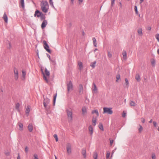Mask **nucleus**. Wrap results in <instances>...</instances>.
Listing matches in <instances>:
<instances>
[{
    "instance_id": "nucleus-7",
    "label": "nucleus",
    "mask_w": 159,
    "mask_h": 159,
    "mask_svg": "<svg viewBox=\"0 0 159 159\" xmlns=\"http://www.w3.org/2000/svg\"><path fill=\"white\" fill-rule=\"evenodd\" d=\"M67 152L68 155H70L72 152L71 150V145L69 143H68L66 144V147Z\"/></svg>"
},
{
    "instance_id": "nucleus-41",
    "label": "nucleus",
    "mask_w": 159,
    "mask_h": 159,
    "mask_svg": "<svg viewBox=\"0 0 159 159\" xmlns=\"http://www.w3.org/2000/svg\"><path fill=\"white\" fill-rule=\"evenodd\" d=\"M33 159H39L38 156L37 154H34L33 156Z\"/></svg>"
},
{
    "instance_id": "nucleus-5",
    "label": "nucleus",
    "mask_w": 159,
    "mask_h": 159,
    "mask_svg": "<svg viewBox=\"0 0 159 159\" xmlns=\"http://www.w3.org/2000/svg\"><path fill=\"white\" fill-rule=\"evenodd\" d=\"M103 114L107 113L108 114L111 115L113 113V112L111 108L105 107L103 108Z\"/></svg>"
},
{
    "instance_id": "nucleus-50",
    "label": "nucleus",
    "mask_w": 159,
    "mask_h": 159,
    "mask_svg": "<svg viewBox=\"0 0 159 159\" xmlns=\"http://www.w3.org/2000/svg\"><path fill=\"white\" fill-rule=\"evenodd\" d=\"M126 113H125L124 111L123 112V113L122 115V116L123 117H125L126 116Z\"/></svg>"
},
{
    "instance_id": "nucleus-57",
    "label": "nucleus",
    "mask_w": 159,
    "mask_h": 159,
    "mask_svg": "<svg viewBox=\"0 0 159 159\" xmlns=\"http://www.w3.org/2000/svg\"><path fill=\"white\" fill-rule=\"evenodd\" d=\"M119 6L120 7V8H122V3H121L120 2H119Z\"/></svg>"
},
{
    "instance_id": "nucleus-22",
    "label": "nucleus",
    "mask_w": 159,
    "mask_h": 159,
    "mask_svg": "<svg viewBox=\"0 0 159 159\" xmlns=\"http://www.w3.org/2000/svg\"><path fill=\"white\" fill-rule=\"evenodd\" d=\"M82 111L83 115H84L87 112V109L85 107L82 108Z\"/></svg>"
},
{
    "instance_id": "nucleus-47",
    "label": "nucleus",
    "mask_w": 159,
    "mask_h": 159,
    "mask_svg": "<svg viewBox=\"0 0 159 159\" xmlns=\"http://www.w3.org/2000/svg\"><path fill=\"white\" fill-rule=\"evenodd\" d=\"M115 0H111V6H113L114 3H115Z\"/></svg>"
},
{
    "instance_id": "nucleus-12",
    "label": "nucleus",
    "mask_w": 159,
    "mask_h": 159,
    "mask_svg": "<svg viewBox=\"0 0 159 159\" xmlns=\"http://www.w3.org/2000/svg\"><path fill=\"white\" fill-rule=\"evenodd\" d=\"M47 24V22L46 20H44L41 24V27L42 29H43L46 26Z\"/></svg>"
},
{
    "instance_id": "nucleus-45",
    "label": "nucleus",
    "mask_w": 159,
    "mask_h": 159,
    "mask_svg": "<svg viewBox=\"0 0 159 159\" xmlns=\"http://www.w3.org/2000/svg\"><path fill=\"white\" fill-rule=\"evenodd\" d=\"M116 79L117 80H116V81L117 82L118 80H119L120 79V75H118L116 76Z\"/></svg>"
},
{
    "instance_id": "nucleus-37",
    "label": "nucleus",
    "mask_w": 159,
    "mask_h": 159,
    "mask_svg": "<svg viewBox=\"0 0 159 159\" xmlns=\"http://www.w3.org/2000/svg\"><path fill=\"white\" fill-rule=\"evenodd\" d=\"M130 105L131 106L134 107L135 106V103L133 101H131L130 102Z\"/></svg>"
},
{
    "instance_id": "nucleus-18",
    "label": "nucleus",
    "mask_w": 159,
    "mask_h": 159,
    "mask_svg": "<svg viewBox=\"0 0 159 159\" xmlns=\"http://www.w3.org/2000/svg\"><path fill=\"white\" fill-rule=\"evenodd\" d=\"M81 153L84 157L85 158L86 157V149L84 148L83 149Z\"/></svg>"
},
{
    "instance_id": "nucleus-9",
    "label": "nucleus",
    "mask_w": 159,
    "mask_h": 159,
    "mask_svg": "<svg viewBox=\"0 0 159 159\" xmlns=\"http://www.w3.org/2000/svg\"><path fill=\"white\" fill-rule=\"evenodd\" d=\"M14 71L15 79L16 80H17L19 77L18 70L16 68H14Z\"/></svg>"
},
{
    "instance_id": "nucleus-21",
    "label": "nucleus",
    "mask_w": 159,
    "mask_h": 159,
    "mask_svg": "<svg viewBox=\"0 0 159 159\" xmlns=\"http://www.w3.org/2000/svg\"><path fill=\"white\" fill-rule=\"evenodd\" d=\"M93 44L94 47H97V44L96 42V40L95 38L93 37Z\"/></svg>"
},
{
    "instance_id": "nucleus-42",
    "label": "nucleus",
    "mask_w": 159,
    "mask_h": 159,
    "mask_svg": "<svg viewBox=\"0 0 159 159\" xmlns=\"http://www.w3.org/2000/svg\"><path fill=\"white\" fill-rule=\"evenodd\" d=\"M49 3L50 5L52 6L53 7H54L53 4V2L52 1V0H49Z\"/></svg>"
},
{
    "instance_id": "nucleus-56",
    "label": "nucleus",
    "mask_w": 159,
    "mask_h": 159,
    "mask_svg": "<svg viewBox=\"0 0 159 159\" xmlns=\"http://www.w3.org/2000/svg\"><path fill=\"white\" fill-rule=\"evenodd\" d=\"M146 29L149 30H150L151 29V28L150 26H148L147 27Z\"/></svg>"
},
{
    "instance_id": "nucleus-23",
    "label": "nucleus",
    "mask_w": 159,
    "mask_h": 159,
    "mask_svg": "<svg viewBox=\"0 0 159 159\" xmlns=\"http://www.w3.org/2000/svg\"><path fill=\"white\" fill-rule=\"evenodd\" d=\"M135 79L138 82H139L140 80V78L139 75V74H137L135 77Z\"/></svg>"
},
{
    "instance_id": "nucleus-63",
    "label": "nucleus",
    "mask_w": 159,
    "mask_h": 159,
    "mask_svg": "<svg viewBox=\"0 0 159 159\" xmlns=\"http://www.w3.org/2000/svg\"><path fill=\"white\" fill-rule=\"evenodd\" d=\"M17 159H20V156L19 155H18L17 157Z\"/></svg>"
},
{
    "instance_id": "nucleus-6",
    "label": "nucleus",
    "mask_w": 159,
    "mask_h": 159,
    "mask_svg": "<svg viewBox=\"0 0 159 159\" xmlns=\"http://www.w3.org/2000/svg\"><path fill=\"white\" fill-rule=\"evenodd\" d=\"M43 47L46 51L50 53H51V51L49 49V46L45 40L43 41Z\"/></svg>"
},
{
    "instance_id": "nucleus-3",
    "label": "nucleus",
    "mask_w": 159,
    "mask_h": 159,
    "mask_svg": "<svg viewBox=\"0 0 159 159\" xmlns=\"http://www.w3.org/2000/svg\"><path fill=\"white\" fill-rule=\"evenodd\" d=\"M69 122H71L72 120V112L71 109H67L66 110Z\"/></svg>"
},
{
    "instance_id": "nucleus-55",
    "label": "nucleus",
    "mask_w": 159,
    "mask_h": 159,
    "mask_svg": "<svg viewBox=\"0 0 159 159\" xmlns=\"http://www.w3.org/2000/svg\"><path fill=\"white\" fill-rule=\"evenodd\" d=\"M156 39L157 40L158 42H159V34H158V35L156 37Z\"/></svg>"
},
{
    "instance_id": "nucleus-28",
    "label": "nucleus",
    "mask_w": 159,
    "mask_h": 159,
    "mask_svg": "<svg viewBox=\"0 0 159 159\" xmlns=\"http://www.w3.org/2000/svg\"><path fill=\"white\" fill-rule=\"evenodd\" d=\"M79 67V69L81 70L83 68L82 63L81 62H79L78 63Z\"/></svg>"
},
{
    "instance_id": "nucleus-11",
    "label": "nucleus",
    "mask_w": 159,
    "mask_h": 159,
    "mask_svg": "<svg viewBox=\"0 0 159 159\" xmlns=\"http://www.w3.org/2000/svg\"><path fill=\"white\" fill-rule=\"evenodd\" d=\"M42 13L39 11L38 10H36L34 14V16L35 17L37 16L38 17H39L41 16Z\"/></svg>"
},
{
    "instance_id": "nucleus-43",
    "label": "nucleus",
    "mask_w": 159,
    "mask_h": 159,
    "mask_svg": "<svg viewBox=\"0 0 159 159\" xmlns=\"http://www.w3.org/2000/svg\"><path fill=\"white\" fill-rule=\"evenodd\" d=\"M151 64L153 66H155V60L153 59L151 61Z\"/></svg>"
},
{
    "instance_id": "nucleus-27",
    "label": "nucleus",
    "mask_w": 159,
    "mask_h": 159,
    "mask_svg": "<svg viewBox=\"0 0 159 159\" xmlns=\"http://www.w3.org/2000/svg\"><path fill=\"white\" fill-rule=\"evenodd\" d=\"M138 33L140 36H142L143 34L142 29L140 28L138 30Z\"/></svg>"
},
{
    "instance_id": "nucleus-40",
    "label": "nucleus",
    "mask_w": 159,
    "mask_h": 159,
    "mask_svg": "<svg viewBox=\"0 0 159 159\" xmlns=\"http://www.w3.org/2000/svg\"><path fill=\"white\" fill-rule=\"evenodd\" d=\"M22 76L23 78H25L26 75V72L24 70H22Z\"/></svg>"
},
{
    "instance_id": "nucleus-15",
    "label": "nucleus",
    "mask_w": 159,
    "mask_h": 159,
    "mask_svg": "<svg viewBox=\"0 0 159 159\" xmlns=\"http://www.w3.org/2000/svg\"><path fill=\"white\" fill-rule=\"evenodd\" d=\"M92 122L93 125L95 126L97 122V118L96 117H93L92 119Z\"/></svg>"
},
{
    "instance_id": "nucleus-61",
    "label": "nucleus",
    "mask_w": 159,
    "mask_h": 159,
    "mask_svg": "<svg viewBox=\"0 0 159 159\" xmlns=\"http://www.w3.org/2000/svg\"><path fill=\"white\" fill-rule=\"evenodd\" d=\"M5 154L7 156H8L9 155V153L8 152L5 153Z\"/></svg>"
},
{
    "instance_id": "nucleus-29",
    "label": "nucleus",
    "mask_w": 159,
    "mask_h": 159,
    "mask_svg": "<svg viewBox=\"0 0 159 159\" xmlns=\"http://www.w3.org/2000/svg\"><path fill=\"white\" fill-rule=\"evenodd\" d=\"M94 113L96 114L97 116H99L98 112V111L97 110H94L92 112V114H93Z\"/></svg>"
},
{
    "instance_id": "nucleus-35",
    "label": "nucleus",
    "mask_w": 159,
    "mask_h": 159,
    "mask_svg": "<svg viewBox=\"0 0 159 159\" xmlns=\"http://www.w3.org/2000/svg\"><path fill=\"white\" fill-rule=\"evenodd\" d=\"M57 95V93H56V94L54 96L53 102V105H55Z\"/></svg>"
},
{
    "instance_id": "nucleus-14",
    "label": "nucleus",
    "mask_w": 159,
    "mask_h": 159,
    "mask_svg": "<svg viewBox=\"0 0 159 159\" xmlns=\"http://www.w3.org/2000/svg\"><path fill=\"white\" fill-rule=\"evenodd\" d=\"M2 18L4 20L5 22L6 23H7L8 21V18L5 12L4 13Z\"/></svg>"
},
{
    "instance_id": "nucleus-51",
    "label": "nucleus",
    "mask_w": 159,
    "mask_h": 159,
    "mask_svg": "<svg viewBox=\"0 0 159 159\" xmlns=\"http://www.w3.org/2000/svg\"><path fill=\"white\" fill-rule=\"evenodd\" d=\"M114 140H110V145L111 146L113 143Z\"/></svg>"
},
{
    "instance_id": "nucleus-33",
    "label": "nucleus",
    "mask_w": 159,
    "mask_h": 159,
    "mask_svg": "<svg viewBox=\"0 0 159 159\" xmlns=\"http://www.w3.org/2000/svg\"><path fill=\"white\" fill-rule=\"evenodd\" d=\"M93 157L94 159H97L98 154L97 152H94Z\"/></svg>"
},
{
    "instance_id": "nucleus-19",
    "label": "nucleus",
    "mask_w": 159,
    "mask_h": 159,
    "mask_svg": "<svg viewBox=\"0 0 159 159\" xmlns=\"http://www.w3.org/2000/svg\"><path fill=\"white\" fill-rule=\"evenodd\" d=\"M92 90L95 93H96V91H97V86L94 83H93V87Z\"/></svg>"
},
{
    "instance_id": "nucleus-53",
    "label": "nucleus",
    "mask_w": 159,
    "mask_h": 159,
    "mask_svg": "<svg viewBox=\"0 0 159 159\" xmlns=\"http://www.w3.org/2000/svg\"><path fill=\"white\" fill-rule=\"evenodd\" d=\"M141 121L143 123H144L145 122V119L143 118H141Z\"/></svg>"
},
{
    "instance_id": "nucleus-36",
    "label": "nucleus",
    "mask_w": 159,
    "mask_h": 159,
    "mask_svg": "<svg viewBox=\"0 0 159 159\" xmlns=\"http://www.w3.org/2000/svg\"><path fill=\"white\" fill-rule=\"evenodd\" d=\"M50 61L52 63L53 65H56V61L54 60L50 59Z\"/></svg>"
},
{
    "instance_id": "nucleus-13",
    "label": "nucleus",
    "mask_w": 159,
    "mask_h": 159,
    "mask_svg": "<svg viewBox=\"0 0 159 159\" xmlns=\"http://www.w3.org/2000/svg\"><path fill=\"white\" fill-rule=\"evenodd\" d=\"M122 54L123 56V59L125 60H126L127 59V52L126 51L123 50L122 52Z\"/></svg>"
},
{
    "instance_id": "nucleus-16",
    "label": "nucleus",
    "mask_w": 159,
    "mask_h": 159,
    "mask_svg": "<svg viewBox=\"0 0 159 159\" xmlns=\"http://www.w3.org/2000/svg\"><path fill=\"white\" fill-rule=\"evenodd\" d=\"M125 83L124 84V87L125 88H128L129 86V81L127 78H125Z\"/></svg>"
},
{
    "instance_id": "nucleus-64",
    "label": "nucleus",
    "mask_w": 159,
    "mask_h": 159,
    "mask_svg": "<svg viewBox=\"0 0 159 159\" xmlns=\"http://www.w3.org/2000/svg\"><path fill=\"white\" fill-rule=\"evenodd\" d=\"M157 52L159 54V49H158L157 50Z\"/></svg>"
},
{
    "instance_id": "nucleus-26",
    "label": "nucleus",
    "mask_w": 159,
    "mask_h": 159,
    "mask_svg": "<svg viewBox=\"0 0 159 159\" xmlns=\"http://www.w3.org/2000/svg\"><path fill=\"white\" fill-rule=\"evenodd\" d=\"M18 124L20 128V130H22L23 129V124L20 122L18 123Z\"/></svg>"
},
{
    "instance_id": "nucleus-54",
    "label": "nucleus",
    "mask_w": 159,
    "mask_h": 159,
    "mask_svg": "<svg viewBox=\"0 0 159 159\" xmlns=\"http://www.w3.org/2000/svg\"><path fill=\"white\" fill-rule=\"evenodd\" d=\"M153 124L154 126V127H156V126L157 125V122H156L153 121Z\"/></svg>"
},
{
    "instance_id": "nucleus-10",
    "label": "nucleus",
    "mask_w": 159,
    "mask_h": 159,
    "mask_svg": "<svg viewBox=\"0 0 159 159\" xmlns=\"http://www.w3.org/2000/svg\"><path fill=\"white\" fill-rule=\"evenodd\" d=\"M83 92V85L81 84L79 85V93L80 94H82Z\"/></svg>"
},
{
    "instance_id": "nucleus-17",
    "label": "nucleus",
    "mask_w": 159,
    "mask_h": 159,
    "mask_svg": "<svg viewBox=\"0 0 159 159\" xmlns=\"http://www.w3.org/2000/svg\"><path fill=\"white\" fill-rule=\"evenodd\" d=\"M28 129L29 132H31L32 131L33 129V127L31 124H30L28 126Z\"/></svg>"
},
{
    "instance_id": "nucleus-59",
    "label": "nucleus",
    "mask_w": 159,
    "mask_h": 159,
    "mask_svg": "<svg viewBox=\"0 0 159 159\" xmlns=\"http://www.w3.org/2000/svg\"><path fill=\"white\" fill-rule=\"evenodd\" d=\"M28 148L27 147H26L25 148V152H28Z\"/></svg>"
},
{
    "instance_id": "nucleus-30",
    "label": "nucleus",
    "mask_w": 159,
    "mask_h": 159,
    "mask_svg": "<svg viewBox=\"0 0 159 159\" xmlns=\"http://www.w3.org/2000/svg\"><path fill=\"white\" fill-rule=\"evenodd\" d=\"M20 4H21V5L22 7L23 8H24L25 7L24 0H20Z\"/></svg>"
},
{
    "instance_id": "nucleus-34",
    "label": "nucleus",
    "mask_w": 159,
    "mask_h": 159,
    "mask_svg": "<svg viewBox=\"0 0 159 159\" xmlns=\"http://www.w3.org/2000/svg\"><path fill=\"white\" fill-rule=\"evenodd\" d=\"M40 17V19L41 20H44L45 18V16L42 13Z\"/></svg>"
},
{
    "instance_id": "nucleus-62",
    "label": "nucleus",
    "mask_w": 159,
    "mask_h": 159,
    "mask_svg": "<svg viewBox=\"0 0 159 159\" xmlns=\"http://www.w3.org/2000/svg\"><path fill=\"white\" fill-rule=\"evenodd\" d=\"M49 109H49H48V110H46L49 113L50 112V111Z\"/></svg>"
},
{
    "instance_id": "nucleus-52",
    "label": "nucleus",
    "mask_w": 159,
    "mask_h": 159,
    "mask_svg": "<svg viewBox=\"0 0 159 159\" xmlns=\"http://www.w3.org/2000/svg\"><path fill=\"white\" fill-rule=\"evenodd\" d=\"M11 43L10 42H9V46L8 47V48L9 49H11Z\"/></svg>"
},
{
    "instance_id": "nucleus-2",
    "label": "nucleus",
    "mask_w": 159,
    "mask_h": 159,
    "mask_svg": "<svg viewBox=\"0 0 159 159\" xmlns=\"http://www.w3.org/2000/svg\"><path fill=\"white\" fill-rule=\"evenodd\" d=\"M41 70L42 72V73L43 75V78L44 80L46 81V82L47 83L49 84V81L48 79V77H46V76H45V75L47 77H49L50 75L49 71L47 70V69L46 68H45V74L43 72L42 69H41Z\"/></svg>"
},
{
    "instance_id": "nucleus-38",
    "label": "nucleus",
    "mask_w": 159,
    "mask_h": 159,
    "mask_svg": "<svg viewBox=\"0 0 159 159\" xmlns=\"http://www.w3.org/2000/svg\"><path fill=\"white\" fill-rule=\"evenodd\" d=\"M110 155V152L109 151H107V154L106 155V157L107 159H108L109 158V157Z\"/></svg>"
},
{
    "instance_id": "nucleus-31",
    "label": "nucleus",
    "mask_w": 159,
    "mask_h": 159,
    "mask_svg": "<svg viewBox=\"0 0 159 159\" xmlns=\"http://www.w3.org/2000/svg\"><path fill=\"white\" fill-rule=\"evenodd\" d=\"M99 128L101 130H103V127L102 125V123H100L99 124Z\"/></svg>"
},
{
    "instance_id": "nucleus-44",
    "label": "nucleus",
    "mask_w": 159,
    "mask_h": 159,
    "mask_svg": "<svg viewBox=\"0 0 159 159\" xmlns=\"http://www.w3.org/2000/svg\"><path fill=\"white\" fill-rule=\"evenodd\" d=\"M134 9H135V11L136 13V14H137L138 13V11L137 7V6H134Z\"/></svg>"
},
{
    "instance_id": "nucleus-20",
    "label": "nucleus",
    "mask_w": 159,
    "mask_h": 159,
    "mask_svg": "<svg viewBox=\"0 0 159 159\" xmlns=\"http://www.w3.org/2000/svg\"><path fill=\"white\" fill-rule=\"evenodd\" d=\"M89 130L90 132V134H92L93 133V128L92 125H90L89 126Z\"/></svg>"
},
{
    "instance_id": "nucleus-58",
    "label": "nucleus",
    "mask_w": 159,
    "mask_h": 159,
    "mask_svg": "<svg viewBox=\"0 0 159 159\" xmlns=\"http://www.w3.org/2000/svg\"><path fill=\"white\" fill-rule=\"evenodd\" d=\"M46 55H47V57H48L49 59V60H50V59H51V58H50V56L48 53H47L46 54Z\"/></svg>"
},
{
    "instance_id": "nucleus-32",
    "label": "nucleus",
    "mask_w": 159,
    "mask_h": 159,
    "mask_svg": "<svg viewBox=\"0 0 159 159\" xmlns=\"http://www.w3.org/2000/svg\"><path fill=\"white\" fill-rule=\"evenodd\" d=\"M20 107V104L19 103H17L16 104V108L18 111H19V107Z\"/></svg>"
},
{
    "instance_id": "nucleus-24",
    "label": "nucleus",
    "mask_w": 159,
    "mask_h": 159,
    "mask_svg": "<svg viewBox=\"0 0 159 159\" xmlns=\"http://www.w3.org/2000/svg\"><path fill=\"white\" fill-rule=\"evenodd\" d=\"M30 107L28 106L26 108L25 112L26 114H29L30 111Z\"/></svg>"
},
{
    "instance_id": "nucleus-60",
    "label": "nucleus",
    "mask_w": 159,
    "mask_h": 159,
    "mask_svg": "<svg viewBox=\"0 0 159 159\" xmlns=\"http://www.w3.org/2000/svg\"><path fill=\"white\" fill-rule=\"evenodd\" d=\"M115 150H113V151H112V153L111 154V157H112V155H113V153H114V152H115Z\"/></svg>"
},
{
    "instance_id": "nucleus-48",
    "label": "nucleus",
    "mask_w": 159,
    "mask_h": 159,
    "mask_svg": "<svg viewBox=\"0 0 159 159\" xmlns=\"http://www.w3.org/2000/svg\"><path fill=\"white\" fill-rule=\"evenodd\" d=\"M156 156L155 154H153L152 155V159H156Z\"/></svg>"
},
{
    "instance_id": "nucleus-25",
    "label": "nucleus",
    "mask_w": 159,
    "mask_h": 159,
    "mask_svg": "<svg viewBox=\"0 0 159 159\" xmlns=\"http://www.w3.org/2000/svg\"><path fill=\"white\" fill-rule=\"evenodd\" d=\"M96 63V61H94L93 62H91L90 64V66L92 67V68H94L95 67V64Z\"/></svg>"
},
{
    "instance_id": "nucleus-39",
    "label": "nucleus",
    "mask_w": 159,
    "mask_h": 159,
    "mask_svg": "<svg viewBox=\"0 0 159 159\" xmlns=\"http://www.w3.org/2000/svg\"><path fill=\"white\" fill-rule=\"evenodd\" d=\"M107 55L109 57L111 58L112 57V54L111 52L109 51H107Z\"/></svg>"
},
{
    "instance_id": "nucleus-4",
    "label": "nucleus",
    "mask_w": 159,
    "mask_h": 159,
    "mask_svg": "<svg viewBox=\"0 0 159 159\" xmlns=\"http://www.w3.org/2000/svg\"><path fill=\"white\" fill-rule=\"evenodd\" d=\"M50 100L48 98L44 99L43 102V105L46 110H48L50 108V106L49 105Z\"/></svg>"
},
{
    "instance_id": "nucleus-46",
    "label": "nucleus",
    "mask_w": 159,
    "mask_h": 159,
    "mask_svg": "<svg viewBox=\"0 0 159 159\" xmlns=\"http://www.w3.org/2000/svg\"><path fill=\"white\" fill-rule=\"evenodd\" d=\"M143 127L141 125H140V128L139 129V131L141 132L143 130Z\"/></svg>"
},
{
    "instance_id": "nucleus-1",
    "label": "nucleus",
    "mask_w": 159,
    "mask_h": 159,
    "mask_svg": "<svg viewBox=\"0 0 159 159\" xmlns=\"http://www.w3.org/2000/svg\"><path fill=\"white\" fill-rule=\"evenodd\" d=\"M41 8L42 11L44 13L48 12L49 9V5L47 1H42L41 2Z\"/></svg>"
},
{
    "instance_id": "nucleus-8",
    "label": "nucleus",
    "mask_w": 159,
    "mask_h": 159,
    "mask_svg": "<svg viewBox=\"0 0 159 159\" xmlns=\"http://www.w3.org/2000/svg\"><path fill=\"white\" fill-rule=\"evenodd\" d=\"M68 91H69L70 90H73V84L71 81H70L67 84Z\"/></svg>"
},
{
    "instance_id": "nucleus-49",
    "label": "nucleus",
    "mask_w": 159,
    "mask_h": 159,
    "mask_svg": "<svg viewBox=\"0 0 159 159\" xmlns=\"http://www.w3.org/2000/svg\"><path fill=\"white\" fill-rule=\"evenodd\" d=\"M53 137L55 139H58L57 135L56 134H54Z\"/></svg>"
}]
</instances>
